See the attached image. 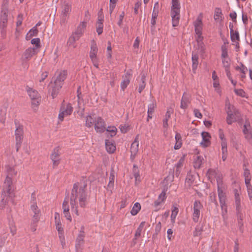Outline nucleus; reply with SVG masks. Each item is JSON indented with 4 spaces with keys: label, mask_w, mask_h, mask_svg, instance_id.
Segmentation results:
<instances>
[{
    "label": "nucleus",
    "mask_w": 252,
    "mask_h": 252,
    "mask_svg": "<svg viewBox=\"0 0 252 252\" xmlns=\"http://www.w3.org/2000/svg\"><path fill=\"white\" fill-rule=\"evenodd\" d=\"M106 131L107 136L112 137L116 135L117 132V129L114 126H109L107 128Z\"/></svg>",
    "instance_id": "31"
},
{
    "label": "nucleus",
    "mask_w": 252,
    "mask_h": 252,
    "mask_svg": "<svg viewBox=\"0 0 252 252\" xmlns=\"http://www.w3.org/2000/svg\"><path fill=\"white\" fill-rule=\"evenodd\" d=\"M178 213V209L177 207H174L172 210V213L171 215V218L172 220H174L176 218V216Z\"/></svg>",
    "instance_id": "63"
},
{
    "label": "nucleus",
    "mask_w": 252,
    "mask_h": 252,
    "mask_svg": "<svg viewBox=\"0 0 252 252\" xmlns=\"http://www.w3.org/2000/svg\"><path fill=\"white\" fill-rule=\"evenodd\" d=\"M40 40L39 38H33L31 40V43L35 45V47L34 48H36V50L40 47Z\"/></svg>",
    "instance_id": "54"
},
{
    "label": "nucleus",
    "mask_w": 252,
    "mask_h": 252,
    "mask_svg": "<svg viewBox=\"0 0 252 252\" xmlns=\"http://www.w3.org/2000/svg\"><path fill=\"white\" fill-rule=\"evenodd\" d=\"M56 221V229L58 230L59 232V237L61 238V237L63 236V228H62L61 226V222L60 220L59 221Z\"/></svg>",
    "instance_id": "52"
},
{
    "label": "nucleus",
    "mask_w": 252,
    "mask_h": 252,
    "mask_svg": "<svg viewBox=\"0 0 252 252\" xmlns=\"http://www.w3.org/2000/svg\"><path fill=\"white\" fill-rule=\"evenodd\" d=\"M240 66H237L235 68L236 70L239 71L242 74H246L248 68L242 63H240Z\"/></svg>",
    "instance_id": "49"
},
{
    "label": "nucleus",
    "mask_w": 252,
    "mask_h": 252,
    "mask_svg": "<svg viewBox=\"0 0 252 252\" xmlns=\"http://www.w3.org/2000/svg\"><path fill=\"white\" fill-rule=\"evenodd\" d=\"M166 198V191L164 189L161 193L158 195V199L155 200L153 204V206L157 208L156 211H158L159 208H158L162 203H164Z\"/></svg>",
    "instance_id": "17"
},
{
    "label": "nucleus",
    "mask_w": 252,
    "mask_h": 252,
    "mask_svg": "<svg viewBox=\"0 0 252 252\" xmlns=\"http://www.w3.org/2000/svg\"><path fill=\"white\" fill-rule=\"evenodd\" d=\"M131 75V71H128L125 74V75L123 76V80L121 83V88L123 91L129 84Z\"/></svg>",
    "instance_id": "18"
},
{
    "label": "nucleus",
    "mask_w": 252,
    "mask_h": 252,
    "mask_svg": "<svg viewBox=\"0 0 252 252\" xmlns=\"http://www.w3.org/2000/svg\"><path fill=\"white\" fill-rule=\"evenodd\" d=\"M203 230V225L202 224L199 223L195 227L193 232V236L198 237L201 235Z\"/></svg>",
    "instance_id": "35"
},
{
    "label": "nucleus",
    "mask_w": 252,
    "mask_h": 252,
    "mask_svg": "<svg viewBox=\"0 0 252 252\" xmlns=\"http://www.w3.org/2000/svg\"><path fill=\"white\" fill-rule=\"evenodd\" d=\"M118 0H110L109 3V12L110 14H111L113 12L115 6Z\"/></svg>",
    "instance_id": "55"
},
{
    "label": "nucleus",
    "mask_w": 252,
    "mask_h": 252,
    "mask_svg": "<svg viewBox=\"0 0 252 252\" xmlns=\"http://www.w3.org/2000/svg\"><path fill=\"white\" fill-rule=\"evenodd\" d=\"M37 53L35 48L29 47L27 49L23 54L22 60L23 62H27Z\"/></svg>",
    "instance_id": "12"
},
{
    "label": "nucleus",
    "mask_w": 252,
    "mask_h": 252,
    "mask_svg": "<svg viewBox=\"0 0 252 252\" xmlns=\"http://www.w3.org/2000/svg\"><path fill=\"white\" fill-rule=\"evenodd\" d=\"M78 40V39H76V37H74L71 34L68 40L67 44L69 46L75 48L76 46L75 42Z\"/></svg>",
    "instance_id": "44"
},
{
    "label": "nucleus",
    "mask_w": 252,
    "mask_h": 252,
    "mask_svg": "<svg viewBox=\"0 0 252 252\" xmlns=\"http://www.w3.org/2000/svg\"><path fill=\"white\" fill-rule=\"evenodd\" d=\"M87 26V22L83 21L78 26L76 30L83 34L85 29Z\"/></svg>",
    "instance_id": "47"
},
{
    "label": "nucleus",
    "mask_w": 252,
    "mask_h": 252,
    "mask_svg": "<svg viewBox=\"0 0 252 252\" xmlns=\"http://www.w3.org/2000/svg\"><path fill=\"white\" fill-rule=\"evenodd\" d=\"M27 92L32 99V107L34 110H36V108L39 105L41 101L39 94L36 90L31 88L27 90Z\"/></svg>",
    "instance_id": "5"
},
{
    "label": "nucleus",
    "mask_w": 252,
    "mask_h": 252,
    "mask_svg": "<svg viewBox=\"0 0 252 252\" xmlns=\"http://www.w3.org/2000/svg\"><path fill=\"white\" fill-rule=\"evenodd\" d=\"M87 184L81 185L77 182L73 184L70 198L71 211L79 216L77 203L81 207L84 208L87 204L88 194L86 190Z\"/></svg>",
    "instance_id": "1"
},
{
    "label": "nucleus",
    "mask_w": 252,
    "mask_h": 252,
    "mask_svg": "<svg viewBox=\"0 0 252 252\" xmlns=\"http://www.w3.org/2000/svg\"><path fill=\"white\" fill-rule=\"evenodd\" d=\"M103 23H100L99 25H97L96 32L98 34H101L103 32Z\"/></svg>",
    "instance_id": "61"
},
{
    "label": "nucleus",
    "mask_w": 252,
    "mask_h": 252,
    "mask_svg": "<svg viewBox=\"0 0 252 252\" xmlns=\"http://www.w3.org/2000/svg\"><path fill=\"white\" fill-rule=\"evenodd\" d=\"M198 59H199V57H198V54L197 53L193 52L192 53L191 61H192V71L194 73H196V70L198 66Z\"/></svg>",
    "instance_id": "23"
},
{
    "label": "nucleus",
    "mask_w": 252,
    "mask_h": 252,
    "mask_svg": "<svg viewBox=\"0 0 252 252\" xmlns=\"http://www.w3.org/2000/svg\"><path fill=\"white\" fill-rule=\"evenodd\" d=\"M222 155H227V142L221 143Z\"/></svg>",
    "instance_id": "60"
},
{
    "label": "nucleus",
    "mask_w": 252,
    "mask_h": 252,
    "mask_svg": "<svg viewBox=\"0 0 252 252\" xmlns=\"http://www.w3.org/2000/svg\"><path fill=\"white\" fill-rule=\"evenodd\" d=\"M176 143L174 145V149L176 150L179 149L182 146V136L179 133H176L175 135Z\"/></svg>",
    "instance_id": "30"
},
{
    "label": "nucleus",
    "mask_w": 252,
    "mask_h": 252,
    "mask_svg": "<svg viewBox=\"0 0 252 252\" xmlns=\"http://www.w3.org/2000/svg\"><path fill=\"white\" fill-rule=\"evenodd\" d=\"M172 109L171 108H168L164 116V118L163 120V126L165 128H167L168 127V121L170 118L171 114L172 113Z\"/></svg>",
    "instance_id": "24"
},
{
    "label": "nucleus",
    "mask_w": 252,
    "mask_h": 252,
    "mask_svg": "<svg viewBox=\"0 0 252 252\" xmlns=\"http://www.w3.org/2000/svg\"><path fill=\"white\" fill-rule=\"evenodd\" d=\"M12 181L10 178L7 177L5 179L1 192V199L0 203L1 209H3L7 205L10 198H11L12 202H13L12 198Z\"/></svg>",
    "instance_id": "2"
},
{
    "label": "nucleus",
    "mask_w": 252,
    "mask_h": 252,
    "mask_svg": "<svg viewBox=\"0 0 252 252\" xmlns=\"http://www.w3.org/2000/svg\"><path fill=\"white\" fill-rule=\"evenodd\" d=\"M247 189L249 197L250 199L251 200L252 199V186H247Z\"/></svg>",
    "instance_id": "64"
},
{
    "label": "nucleus",
    "mask_w": 252,
    "mask_h": 252,
    "mask_svg": "<svg viewBox=\"0 0 252 252\" xmlns=\"http://www.w3.org/2000/svg\"><path fill=\"white\" fill-rule=\"evenodd\" d=\"M180 10L171 9L172 26L177 27L179 25L180 20Z\"/></svg>",
    "instance_id": "16"
},
{
    "label": "nucleus",
    "mask_w": 252,
    "mask_h": 252,
    "mask_svg": "<svg viewBox=\"0 0 252 252\" xmlns=\"http://www.w3.org/2000/svg\"><path fill=\"white\" fill-rule=\"evenodd\" d=\"M190 103V96L189 94L184 93L181 100L180 107L182 109H185Z\"/></svg>",
    "instance_id": "20"
},
{
    "label": "nucleus",
    "mask_w": 252,
    "mask_h": 252,
    "mask_svg": "<svg viewBox=\"0 0 252 252\" xmlns=\"http://www.w3.org/2000/svg\"><path fill=\"white\" fill-rule=\"evenodd\" d=\"M105 147L107 151L109 153H113L116 150L115 144L109 140H105Z\"/></svg>",
    "instance_id": "25"
},
{
    "label": "nucleus",
    "mask_w": 252,
    "mask_h": 252,
    "mask_svg": "<svg viewBox=\"0 0 252 252\" xmlns=\"http://www.w3.org/2000/svg\"><path fill=\"white\" fill-rule=\"evenodd\" d=\"M207 174L210 178L214 177L216 178L217 188L224 187L221 175H218L216 171L212 169H209L208 170Z\"/></svg>",
    "instance_id": "14"
},
{
    "label": "nucleus",
    "mask_w": 252,
    "mask_h": 252,
    "mask_svg": "<svg viewBox=\"0 0 252 252\" xmlns=\"http://www.w3.org/2000/svg\"><path fill=\"white\" fill-rule=\"evenodd\" d=\"M222 16V14L221 9L219 7L216 8L214 16L215 20L217 21L220 20V18H221Z\"/></svg>",
    "instance_id": "41"
},
{
    "label": "nucleus",
    "mask_w": 252,
    "mask_h": 252,
    "mask_svg": "<svg viewBox=\"0 0 252 252\" xmlns=\"http://www.w3.org/2000/svg\"><path fill=\"white\" fill-rule=\"evenodd\" d=\"M6 27L7 25L0 24V32L1 36L3 38H5L6 36Z\"/></svg>",
    "instance_id": "50"
},
{
    "label": "nucleus",
    "mask_w": 252,
    "mask_h": 252,
    "mask_svg": "<svg viewBox=\"0 0 252 252\" xmlns=\"http://www.w3.org/2000/svg\"><path fill=\"white\" fill-rule=\"evenodd\" d=\"M67 74V71L63 70L60 72L57 78L54 81V86L51 91V95L54 98L57 95L59 90L62 87L63 82L65 79Z\"/></svg>",
    "instance_id": "4"
},
{
    "label": "nucleus",
    "mask_w": 252,
    "mask_h": 252,
    "mask_svg": "<svg viewBox=\"0 0 252 252\" xmlns=\"http://www.w3.org/2000/svg\"><path fill=\"white\" fill-rule=\"evenodd\" d=\"M197 49L199 51L200 53L203 54L205 52V47L204 44L203 42L197 43Z\"/></svg>",
    "instance_id": "58"
},
{
    "label": "nucleus",
    "mask_w": 252,
    "mask_h": 252,
    "mask_svg": "<svg viewBox=\"0 0 252 252\" xmlns=\"http://www.w3.org/2000/svg\"><path fill=\"white\" fill-rule=\"evenodd\" d=\"M38 31L36 27H34L32 28L29 32L26 35V39L29 40L33 36H36L37 35Z\"/></svg>",
    "instance_id": "38"
},
{
    "label": "nucleus",
    "mask_w": 252,
    "mask_h": 252,
    "mask_svg": "<svg viewBox=\"0 0 252 252\" xmlns=\"http://www.w3.org/2000/svg\"><path fill=\"white\" fill-rule=\"evenodd\" d=\"M7 176L6 178V179L7 178V177H9L11 179V180H12V177L13 176H15L17 174V171L15 170V169L13 168V167H8L7 168Z\"/></svg>",
    "instance_id": "45"
},
{
    "label": "nucleus",
    "mask_w": 252,
    "mask_h": 252,
    "mask_svg": "<svg viewBox=\"0 0 252 252\" xmlns=\"http://www.w3.org/2000/svg\"><path fill=\"white\" fill-rule=\"evenodd\" d=\"M95 120L91 116H87L86 119V126L89 127H91L93 125H94Z\"/></svg>",
    "instance_id": "46"
},
{
    "label": "nucleus",
    "mask_w": 252,
    "mask_h": 252,
    "mask_svg": "<svg viewBox=\"0 0 252 252\" xmlns=\"http://www.w3.org/2000/svg\"><path fill=\"white\" fill-rule=\"evenodd\" d=\"M30 204V211L32 219H33L34 222H38L41 216V211L37 205L36 195L34 192L32 193Z\"/></svg>",
    "instance_id": "3"
},
{
    "label": "nucleus",
    "mask_w": 252,
    "mask_h": 252,
    "mask_svg": "<svg viewBox=\"0 0 252 252\" xmlns=\"http://www.w3.org/2000/svg\"><path fill=\"white\" fill-rule=\"evenodd\" d=\"M155 106L156 105L154 102H152L148 105L147 121H149V119H152Z\"/></svg>",
    "instance_id": "36"
},
{
    "label": "nucleus",
    "mask_w": 252,
    "mask_h": 252,
    "mask_svg": "<svg viewBox=\"0 0 252 252\" xmlns=\"http://www.w3.org/2000/svg\"><path fill=\"white\" fill-rule=\"evenodd\" d=\"M203 158L201 156H197L195 159L194 162V167L195 168H199L203 163Z\"/></svg>",
    "instance_id": "37"
},
{
    "label": "nucleus",
    "mask_w": 252,
    "mask_h": 252,
    "mask_svg": "<svg viewBox=\"0 0 252 252\" xmlns=\"http://www.w3.org/2000/svg\"><path fill=\"white\" fill-rule=\"evenodd\" d=\"M141 209V205L139 203L136 202L135 203L130 213L132 216H135L137 214V213L139 212V211Z\"/></svg>",
    "instance_id": "39"
},
{
    "label": "nucleus",
    "mask_w": 252,
    "mask_h": 252,
    "mask_svg": "<svg viewBox=\"0 0 252 252\" xmlns=\"http://www.w3.org/2000/svg\"><path fill=\"white\" fill-rule=\"evenodd\" d=\"M133 176L135 179L136 183L137 182H140V177L139 173V170L137 168L135 165H133Z\"/></svg>",
    "instance_id": "43"
},
{
    "label": "nucleus",
    "mask_w": 252,
    "mask_h": 252,
    "mask_svg": "<svg viewBox=\"0 0 252 252\" xmlns=\"http://www.w3.org/2000/svg\"><path fill=\"white\" fill-rule=\"evenodd\" d=\"M184 160H185L184 157L181 158L179 159V160L178 161L177 164H176L175 167L177 168H181V167L183 165V163H184Z\"/></svg>",
    "instance_id": "62"
},
{
    "label": "nucleus",
    "mask_w": 252,
    "mask_h": 252,
    "mask_svg": "<svg viewBox=\"0 0 252 252\" xmlns=\"http://www.w3.org/2000/svg\"><path fill=\"white\" fill-rule=\"evenodd\" d=\"M236 214H237V216L238 225L239 226L240 230L242 231V227L243 225V223L242 222L243 215L241 212V209H240L239 211H238V210H236Z\"/></svg>",
    "instance_id": "33"
},
{
    "label": "nucleus",
    "mask_w": 252,
    "mask_h": 252,
    "mask_svg": "<svg viewBox=\"0 0 252 252\" xmlns=\"http://www.w3.org/2000/svg\"><path fill=\"white\" fill-rule=\"evenodd\" d=\"M94 128L97 132L102 133L105 130L104 121L100 117L95 119Z\"/></svg>",
    "instance_id": "13"
},
{
    "label": "nucleus",
    "mask_w": 252,
    "mask_h": 252,
    "mask_svg": "<svg viewBox=\"0 0 252 252\" xmlns=\"http://www.w3.org/2000/svg\"><path fill=\"white\" fill-rule=\"evenodd\" d=\"M71 11V5L64 2L62 6L60 20V22L62 25H64L66 23Z\"/></svg>",
    "instance_id": "7"
},
{
    "label": "nucleus",
    "mask_w": 252,
    "mask_h": 252,
    "mask_svg": "<svg viewBox=\"0 0 252 252\" xmlns=\"http://www.w3.org/2000/svg\"><path fill=\"white\" fill-rule=\"evenodd\" d=\"M63 213L66 219L69 220H72V218L69 212V207L68 205V199L65 197L63 203Z\"/></svg>",
    "instance_id": "15"
},
{
    "label": "nucleus",
    "mask_w": 252,
    "mask_h": 252,
    "mask_svg": "<svg viewBox=\"0 0 252 252\" xmlns=\"http://www.w3.org/2000/svg\"><path fill=\"white\" fill-rule=\"evenodd\" d=\"M218 189V193L220 204L226 203V195L224 192V187H219Z\"/></svg>",
    "instance_id": "22"
},
{
    "label": "nucleus",
    "mask_w": 252,
    "mask_h": 252,
    "mask_svg": "<svg viewBox=\"0 0 252 252\" xmlns=\"http://www.w3.org/2000/svg\"><path fill=\"white\" fill-rule=\"evenodd\" d=\"M61 148L59 146L55 148L50 156V158L53 161V167H57L60 163Z\"/></svg>",
    "instance_id": "11"
},
{
    "label": "nucleus",
    "mask_w": 252,
    "mask_h": 252,
    "mask_svg": "<svg viewBox=\"0 0 252 252\" xmlns=\"http://www.w3.org/2000/svg\"><path fill=\"white\" fill-rule=\"evenodd\" d=\"M201 136L202 141L201 142L200 144L204 147L209 146L211 144L210 140L211 136L210 134L207 132L203 131L201 133Z\"/></svg>",
    "instance_id": "21"
},
{
    "label": "nucleus",
    "mask_w": 252,
    "mask_h": 252,
    "mask_svg": "<svg viewBox=\"0 0 252 252\" xmlns=\"http://www.w3.org/2000/svg\"><path fill=\"white\" fill-rule=\"evenodd\" d=\"M230 38L233 42H235V41H240V36L238 31H235L230 32Z\"/></svg>",
    "instance_id": "40"
},
{
    "label": "nucleus",
    "mask_w": 252,
    "mask_h": 252,
    "mask_svg": "<svg viewBox=\"0 0 252 252\" xmlns=\"http://www.w3.org/2000/svg\"><path fill=\"white\" fill-rule=\"evenodd\" d=\"M202 17H203V15L202 13H200L197 17L196 20L194 22V27L203 26V24H202Z\"/></svg>",
    "instance_id": "48"
},
{
    "label": "nucleus",
    "mask_w": 252,
    "mask_h": 252,
    "mask_svg": "<svg viewBox=\"0 0 252 252\" xmlns=\"http://www.w3.org/2000/svg\"><path fill=\"white\" fill-rule=\"evenodd\" d=\"M203 208V205L199 200H195L193 204V212L192 214V220L195 222H197L200 215V211Z\"/></svg>",
    "instance_id": "8"
},
{
    "label": "nucleus",
    "mask_w": 252,
    "mask_h": 252,
    "mask_svg": "<svg viewBox=\"0 0 252 252\" xmlns=\"http://www.w3.org/2000/svg\"><path fill=\"white\" fill-rule=\"evenodd\" d=\"M219 136L221 140V143H222L223 142H227L224 136V134L223 130L222 129H220L219 130Z\"/></svg>",
    "instance_id": "59"
},
{
    "label": "nucleus",
    "mask_w": 252,
    "mask_h": 252,
    "mask_svg": "<svg viewBox=\"0 0 252 252\" xmlns=\"http://www.w3.org/2000/svg\"><path fill=\"white\" fill-rule=\"evenodd\" d=\"M115 176L113 173H111L109 179V183L107 185V189L112 191L114 188Z\"/></svg>",
    "instance_id": "34"
},
{
    "label": "nucleus",
    "mask_w": 252,
    "mask_h": 252,
    "mask_svg": "<svg viewBox=\"0 0 252 252\" xmlns=\"http://www.w3.org/2000/svg\"><path fill=\"white\" fill-rule=\"evenodd\" d=\"M139 135H137L134 139V141L132 143L130 147L131 157L133 158L136 156L138 151L139 149Z\"/></svg>",
    "instance_id": "19"
},
{
    "label": "nucleus",
    "mask_w": 252,
    "mask_h": 252,
    "mask_svg": "<svg viewBox=\"0 0 252 252\" xmlns=\"http://www.w3.org/2000/svg\"><path fill=\"white\" fill-rule=\"evenodd\" d=\"M220 205L221 211H222V212H221L222 216L223 218L224 219H225V215L227 212V205H226V203L221 204H220Z\"/></svg>",
    "instance_id": "57"
},
{
    "label": "nucleus",
    "mask_w": 252,
    "mask_h": 252,
    "mask_svg": "<svg viewBox=\"0 0 252 252\" xmlns=\"http://www.w3.org/2000/svg\"><path fill=\"white\" fill-rule=\"evenodd\" d=\"M16 151L18 152L21 147L23 139V126H18L16 127L15 131Z\"/></svg>",
    "instance_id": "9"
},
{
    "label": "nucleus",
    "mask_w": 252,
    "mask_h": 252,
    "mask_svg": "<svg viewBox=\"0 0 252 252\" xmlns=\"http://www.w3.org/2000/svg\"><path fill=\"white\" fill-rule=\"evenodd\" d=\"M225 110L226 113L238 112L234 106L231 105L229 100L227 99L225 101Z\"/></svg>",
    "instance_id": "28"
},
{
    "label": "nucleus",
    "mask_w": 252,
    "mask_h": 252,
    "mask_svg": "<svg viewBox=\"0 0 252 252\" xmlns=\"http://www.w3.org/2000/svg\"><path fill=\"white\" fill-rule=\"evenodd\" d=\"M7 9H2L0 16V24H7Z\"/></svg>",
    "instance_id": "27"
},
{
    "label": "nucleus",
    "mask_w": 252,
    "mask_h": 252,
    "mask_svg": "<svg viewBox=\"0 0 252 252\" xmlns=\"http://www.w3.org/2000/svg\"><path fill=\"white\" fill-rule=\"evenodd\" d=\"M243 131L244 134L245 135L246 138H247L248 140H250L252 138V134L248 129L246 125L244 126V128H243Z\"/></svg>",
    "instance_id": "51"
},
{
    "label": "nucleus",
    "mask_w": 252,
    "mask_h": 252,
    "mask_svg": "<svg viewBox=\"0 0 252 252\" xmlns=\"http://www.w3.org/2000/svg\"><path fill=\"white\" fill-rule=\"evenodd\" d=\"M98 51L97 47L95 42L93 40L91 42V50L90 52V58L94 66L98 68V59L97 58Z\"/></svg>",
    "instance_id": "6"
},
{
    "label": "nucleus",
    "mask_w": 252,
    "mask_h": 252,
    "mask_svg": "<svg viewBox=\"0 0 252 252\" xmlns=\"http://www.w3.org/2000/svg\"><path fill=\"white\" fill-rule=\"evenodd\" d=\"M146 76L145 74H142L140 78V81L138 85V92L141 93L144 89L146 86Z\"/></svg>",
    "instance_id": "29"
},
{
    "label": "nucleus",
    "mask_w": 252,
    "mask_h": 252,
    "mask_svg": "<svg viewBox=\"0 0 252 252\" xmlns=\"http://www.w3.org/2000/svg\"><path fill=\"white\" fill-rule=\"evenodd\" d=\"M227 117L226 118V123L228 125H231L233 123L236 122L235 116H237L238 112L226 113Z\"/></svg>",
    "instance_id": "26"
},
{
    "label": "nucleus",
    "mask_w": 252,
    "mask_h": 252,
    "mask_svg": "<svg viewBox=\"0 0 252 252\" xmlns=\"http://www.w3.org/2000/svg\"><path fill=\"white\" fill-rule=\"evenodd\" d=\"M158 13L152 12V19H151V27L154 28L156 24V21L158 16Z\"/></svg>",
    "instance_id": "56"
},
{
    "label": "nucleus",
    "mask_w": 252,
    "mask_h": 252,
    "mask_svg": "<svg viewBox=\"0 0 252 252\" xmlns=\"http://www.w3.org/2000/svg\"><path fill=\"white\" fill-rule=\"evenodd\" d=\"M84 226H82L76 239L75 248L77 252H80V250H81L84 244Z\"/></svg>",
    "instance_id": "10"
},
{
    "label": "nucleus",
    "mask_w": 252,
    "mask_h": 252,
    "mask_svg": "<svg viewBox=\"0 0 252 252\" xmlns=\"http://www.w3.org/2000/svg\"><path fill=\"white\" fill-rule=\"evenodd\" d=\"M61 109L67 116L71 115L73 111V107L70 103H68L65 107L62 106Z\"/></svg>",
    "instance_id": "32"
},
{
    "label": "nucleus",
    "mask_w": 252,
    "mask_h": 252,
    "mask_svg": "<svg viewBox=\"0 0 252 252\" xmlns=\"http://www.w3.org/2000/svg\"><path fill=\"white\" fill-rule=\"evenodd\" d=\"M235 198V203L236 206V210L239 211L240 209H241V198L239 194L234 195Z\"/></svg>",
    "instance_id": "42"
},
{
    "label": "nucleus",
    "mask_w": 252,
    "mask_h": 252,
    "mask_svg": "<svg viewBox=\"0 0 252 252\" xmlns=\"http://www.w3.org/2000/svg\"><path fill=\"white\" fill-rule=\"evenodd\" d=\"M171 9L180 10V4L178 0H172Z\"/></svg>",
    "instance_id": "53"
}]
</instances>
